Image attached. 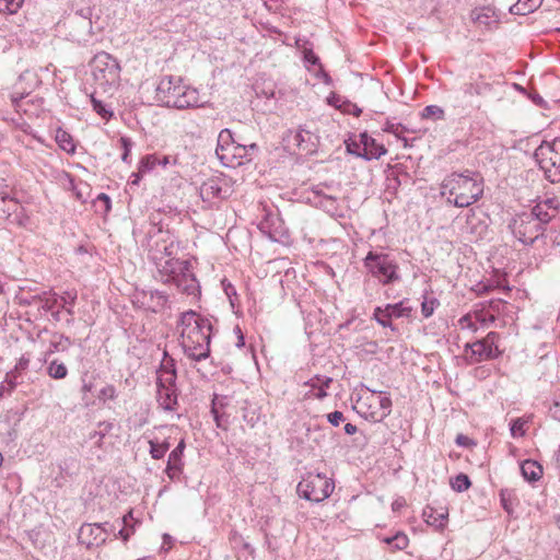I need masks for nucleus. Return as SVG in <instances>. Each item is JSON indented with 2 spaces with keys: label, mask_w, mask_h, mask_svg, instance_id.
<instances>
[{
  "label": "nucleus",
  "mask_w": 560,
  "mask_h": 560,
  "mask_svg": "<svg viewBox=\"0 0 560 560\" xmlns=\"http://www.w3.org/2000/svg\"><path fill=\"white\" fill-rule=\"evenodd\" d=\"M470 443H471V440L466 435L458 434L456 438V444L459 446L466 447V446H469Z\"/></svg>",
  "instance_id": "nucleus-62"
},
{
  "label": "nucleus",
  "mask_w": 560,
  "mask_h": 560,
  "mask_svg": "<svg viewBox=\"0 0 560 560\" xmlns=\"http://www.w3.org/2000/svg\"><path fill=\"white\" fill-rule=\"evenodd\" d=\"M336 108L340 109L345 114L353 115L355 117H359L362 113V109L350 101H342V104L336 105Z\"/></svg>",
  "instance_id": "nucleus-42"
},
{
  "label": "nucleus",
  "mask_w": 560,
  "mask_h": 560,
  "mask_svg": "<svg viewBox=\"0 0 560 560\" xmlns=\"http://www.w3.org/2000/svg\"><path fill=\"white\" fill-rule=\"evenodd\" d=\"M178 266L173 268L174 273L162 277L161 280L164 283L175 284L182 292L194 295L199 290L198 281L191 270L189 260L184 259Z\"/></svg>",
  "instance_id": "nucleus-11"
},
{
  "label": "nucleus",
  "mask_w": 560,
  "mask_h": 560,
  "mask_svg": "<svg viewBox=\"0 0 560 560\" xmlns=\"http://www.w3.org/2000/svg\"><path fill=\"white\" fill-rule=\"evenodd\" d=\"M362 262L366 273L382 285L401 280L398 262L387 253L370 250Z\"/></svg>",
  "instance_id": "nucleus-5"
},
{
  "label": "nucleus",
  "mask_w": 560,
  "mask_h": 560,
  "mask_svg": "<svg viewBox=\"0 0 560 560\" xmlns=\"http://www.w3.org/2000/svg\"><path fill=\"white\" fill-rule=\"evenodd\" d=\"M304 60L311 65L319 63V58L313 52L312 49L304 50Z\"/></svg>",
  "instance_id": "nucleus-56"
},
{
  "label": "nucleus",
  "mask_w": 560,
  "mask_h": 560,
  "mask_svg": "<svg viewBox=\"0 0 560 560\" xmlns=\"http://www.w3.org/2000/svg\"><path fill=\"white\" fill-rule=\"evenodd\" d=\"M535 220L532 214L522 212L510 222L509 228L520 242L530 245L545 232L541 223Z\"/></svg>",
  "instance_id": "nucleus-10"
},
{
  "label": "nucleus",
  "mask_w": 560,
  "mask_h": 560,
  "mask_svg": "<svg viewBox=\"0 0 560 560\" xmlns=\"http://www.w3.org/2000/svg\"><path fill=\"white\" fill-rule=\"evenodd\" d=\"M521 472L525 480L534 482L541 478L542 467L533 459H526L521 464Z\"/></svg>",
  "instance_id": "nucleus-24"
},
{
  "label": "nucleus",
  "mask_w": 560,
  "mask_h": 560,
  "mask_svg": "<svg viewBox=\"0 0 560 560\" xmlns=\"http://www.w3.org/2000/svg\"><path fill=\"white\" fill-rule=\"evenodd\" d=\"M235 150L244 151V155L246 156L247 161L252 160V154L258 151V145L256 143L250 144H237L235 147Z\"/></svg>",
  "instance_id": "nucleus-52"
},
{
  "label": "nucleus",
  "mask_w": 560,
  "mask_h": 560,
  "mask_svg": "<svg viewBox=\"0 0 560 560\" xmlns=\"http://www.w3.org/2000/svg\"><path fill=\"white\" fill-rule=\"evenodd\" d=\"M324 185H317L313 188L314 201L319 200L322 196H327V194L324 191Z\"/></svg>",
  "instance_id": "nucleus-61"
},
{
  "label": "nucleus",
  "mask_w": 560,
  "mask_h": 560,
  "mask_svg": "<svg viewBox=\"0 0 560 560\" xmlns=\"http://www.w3.org/2000/svg\"><path fill=\"white\" fill-rule=\"evenodd\" d=\"M331 382H332V378L329 376L316 375L315 377H313L308 382H306L305 385L315 389L319 386L329 387Z\"/></svg>",
  "instance_id": "nucleus-44"
},
{
  "label": "nucleus",
  "mask_w": 560,
  "mask_h": 560,
  "mask_svg": "<svg viewBox=\"0 0 560 560\" xmlns=\"http://www.w3.org/2000/svg\"><path fill=\"white\" fill-rule=\"evenodd\" d=\"M242 409L244 421L250 427H254L260 419V412L258 408L246 401L245 406Z\"/></svg>",
  "instance_id": "nucleus-34"
},
{
  "label": "nucleus",
  "mask_w": 560,
  "mask_h": 560,
  "mask_svg": "<svg viewBox=\"0 0 560 560\" xmlns=\"http://www.w3.org/2000/svg\"><path fill=\"white\" fill-rule=\"evenodd\" d=\"M500 501L503 510L508 514H512L514 512V505L517 503L515 490L508 488L502 489L500 491Z\"/></svg>",
  "instance_id": "nucleus-28"
},
{
  "label": "nucleus",
  "mask_w": 560,
  "mask_h": 560,
  "mask_svg": "<svg viewBox=\"0 0 560 560\" xmlns=\"http://www.w3.org/2000/svg\"><path fill=\"white\" fill-rule=\"evenodd\" d=\"M176 369L173 359L164 361L156 372V387H175Z\"/></svg>",
  "instance_id": "nucleus-20"
},
{
  "label": "nucleus",
  "mask_w": 560,
  "mask_h": 560,
  "mask_svg": "<svg viewBox=\"0 0 560 560\" xmlns=\"http://www.w3.org/2000/svg\"><path fill=\"white\" fill-rule=\"evenodd\" d=\"M540 2V0H518L516 3L510 7L509 11L512 14L525 15L538 8Z\"/></svg>",
  "instance_id": "nucleus-26"
},
{
  "label": "nucleus",
  "mask_w": 560,
  "mask_h": 560,
  "mask_svg": "<svg viewBox=\"0 0 560 560\" xmlns=\"http://www.w3.org/2000/svg\"><path fill=\"white\" fill-rule=\"evenodd\" d=\"M156 163L158 159L154 155H147L142 158L139 165V173H145L153 170Z\"/></svg>",
  "instance_id": "nucleus-45"
},
{
  "label": "nucleus",
  "mask_w": 560,
  "mask_h": 560,
  "mask_svg": "<svg viewBox=\"0 0 560 560\" xmlns=\"http://www.w3.org/2000/svg\"><path fill=\"white\" fill-rule=\"evenodd\" d=\"M498 339L499 335L491 331L483 339L477 340L472 343H467L465 346V352L468 354V351H470L469 357L472 363L494 359L500 354L497 346Z\"/></svg>",
  "instance_id": "nucleus-13"
},
{
  "label": "nucleus",
  "mask_w": 560,
  "mask_h": 560,
  "mask_svg": "<svg viewBox=\"0 0 560 560\" xmlns=\"http://www.w3.org/2000/svg\"><path fill=\"white\" fill-rule=\"evenodd\" d=\"M527 214H532L535 221H538L541 223V228H545L547 223H549L556 215V210H546V208L539 206L536 203Z\"/></svg>",
  "instance_id": "nucleus-27"
},
{
  "label": "nucleus",
  "mask_w": 560,
  "mask_h": 560,
  "mask_svg": "<svg viewBox=\"0 0 560 560\" xmlns=\"http://www.w3.org/2000/svg\"><path fill=\"white\" fill-rule=\"evenodd\" d=\"M492 89L489 82H486L482 75L476 80L465 82L454 97V108L458 110L459 115L468 116L472 109L479 108L471 100L472 96H482L488 94Z\"/></svg>",
  "instance_id": "nucleus-8"
},
{
  "label": "nucleus",
  "mask_w": 560,
  "mask_h": 560,
  "mask_svg": "<svg viewBox=\"0 0 560 560\" xmlns=\"http://www.w3.org/2000/svg\"><path fill=\"white\" fill-rule=\"evenodd\" d=\"M440 305V302L434 296H428V293L423 295V301L421 303V313L423 317L429 318L433 315L435 308Z\"/></svg>",
  "instance_id": "nucleus-36"
},
{
  "label": "nucleus",
  "mask_w": 560,
  "mask_h": 560,
  "mask_svg": "<svg viewBox=\"0 0 560 560\" xmlns=\"http://www.w3.org/2000/svg\"><path fill=\"white\" fill-rule=\"evenodd\" d=\"M186 444L180 440L177 446L170 453L165 472L170 479L174 480L179 477L184 469L183 455Z\"/></svg>",
  "instance_id": "nucleus-17"
},
{
  "label": "nucleus",
  "mask_w": 560,
  "mask_h": 560,
  "mask_svg": "<svg viewBox=\"0 0 560 560\" xmlns=\"http://www.w3.org/2000/svg\"><path fill=\"white\" fill-rule=\"evenodd\" d=\"M92 75L97 85H116L120 78V67L117 60L109 54L102 51L94 56L91 62Z\"/></svg>",
  "instance_id": "nucleus-9"
},
{
  "label": "nucleus",
  "mask_w": 560,
  "mask_h": 560,
  "mask_svg": "<svg viewBox=\"0 0 560 560\" xmlns=\"http://www.w3.org/2000/svg\"><path fill=\"white\" fill-rule=\"evenodd\" d=\"M235 147H237V144L233 139L231 130H221L218 136L215 154L224 165L229 166L230 163L232 162L230 159V152H232V150H235Z\"/></svg>",
  "instance_id": "nucleus-18"
},
{
  "label": "nucleus",
  "mask_w": 560,
  "mask_h": 560,
  "mask_svg": "<svg viewBox=\"0 0 560 560\" xmlns=\"http://www.w3.org/2000/svg\"><path fill=\"white\" fill-rule=\"evenodd\" d=\"M373 318L383 327H390L393 330L395 329L392 325L390 318H386V308L376 307L374 310Z\"/></svg>",
  "instance_id": "nucleus-43"
},
{
  "label": "nucleus",
  "mask_w": 560,
  "mask_h": 560,
  "mask_svg": "<svg viewBox=\"0 0 560 560\" xmlns=\"http://www.w3.org/2000/svg\"><path fill=\"white\" fill-rule=\"evenodd\" d=\"M470 19L474 23L487 30L498 24V19L493 9L489 7L478 8L471 11Z\"/></svg>",
  "instance_id": "nucleus-21"
},
{
  "label": "nucleus",
  "mask_w": 560,
  "mask_h": 560,
  "mask_svg": "<svg viewBox=\"0 0 560 560\" xmlns=\"http://www.w3.org/2000/svg\"><path fill=\"white\" fill-rule=\"evenodd\" d=\"M315 206L323 209L325 212L335 215L338 212L339 205L336 197L331 195L322 196L319 200L314 201Z\"/></svg>",
  "instance_id": "nucleus-30"
},
{
  "label": "nucleus",
  "mask_w": 560,
  "mask_h": 560,
  "mask_svg": "<svg viewBox=\"0 0 560 560\" xmlns=\"http://www.w3.org/2000/svg\"><path fill=\"white\" fill-rule=\"evenodd\" d=\"M116 396H117L116 388L112 384L104 386L97 395L98 399H102V400H106V399L113 400L116 398Z\"/></svg>",
  "instance_id": "nucleus-48"
},
{
  "label": "nucleus",
  "mask_w": 560,
  "mask_h": 560,
  "mask_svg": "<svg viewBox=\"0 0 560 560\" xmlns=\"http://www.w3.org/2000/svg\"><path fill=\"white\" fill-rule=\"evenodd\" d=\"M347 152L358 158L370 160H378L387 153L383 144L376 143L375 139L368 132L360 133V141H346Z\"/></svg>",
  "instance_id": "nucleus-12"
},
{
  "label": "nucleus",
  "mask_w": 560,
  "mask_h": 560,
  "mask_svg": "<svg viewBox=\"0 0 560 560\" xmlns=\"http://www.w3.org/2000/svg\"><path fill=\"white\" fill-rule=\"evenodd\" d=\"M47 372L48 375L55 380H62L68 375L67 366L57 360H54L49 363Z\"/></svg>",
  "instance_id": "nucleus-35"
},
{
  "label": "nucleus",
  "mask_w": 560,
  "mask_h": 560,
  "mask_svg": "<svg viewBox=\"0 0 560 560\" xmlns=\"http://www.w3.org/2000/svg\"><path fill=\"white\" fill-rule=\"evenodd\" d=\"M149 444H150V455L152 456V458L161 459L164 457L166 452L163 450L162 446H160V443L151 440V441H149Z\"/></svg>",
  "instance_id": "nucleus-50"
},
{
  "label": "nucleus",
  "mask_w": 560,
  "mask_h": 560,
  "mask_svg": "<svg viewBox=\"0 0 560 560\" xmlns=\"http://www.w3.org/2000/svg\"><path fill=\"white\" fill-rule=\"evenodd\" d=\"M120 143H121V148L124 150L122 155H121V160L125 163H129V154H130V151H131V148H132V141H131L130 138L121 137L120 138Z\"/></svg>",
  "instance_id": "nucleus-51"
},
{
  "label": "nucleus",
  "mask_w": 560,
  "mask_h": 560,
  "mask_svg": "<svg viewBox=\"0 0 560 560\" xmlns=\"http://www.w3.org/2000/svg\"><path fill=\"white\" fill-rule=\"evenodd\" d=\"M234 332H235V334H236V336H237V343H236V347H237V348H242V347H244V345H245V339H244V335H243V332H242L241 327H240V326H235V328H234Z\"/></svg>",
  "instance_id": "nucleus-60"
},
{
  "label": "nucleus",
  "mask_w": 560,
  "mask_h": 560,
  "mask_svg": "<svg viewBox=\"0 0 560 560\" xmlns=\"http://www.w3.org/2000/svg\"><path fill=\"white\" fill-rule=\"evenodd\" d=\"M450 485L454 491L464 492L470 488L471 481H470L468 475L460 472L450 479Z\"/></svg>",
  "instance_id": "nucleus-32"
},
{
  "label": "nucleus",
  "mask_w": 560,
  "mask_h": 560,
  "mask_svg": "<svg viewBox=\"0 0 560 560\" xmlns=\"http://www.w3.org/2000/svg\"><path fill=\"white\" fill-rule=\"evenodd\" d=\"M149 258L154 264L160 277L174 273L173 268L184 259L177 257L179 243L170 231L155 229L150 232Z\"/></svg>",
  "instance_id": "nucleus-3"
},
{
  "label": "nucleus",
  "mask_w": 560,
  "mask_h": 560,
  "mask_svg": "<svg viewBox=\"0 0 560 560\" xmlns=\"http://www.w3.org/2000/svg\"><path fill=\"white\" fill-rule=\"evenodd\" d=\"M383 542L389 545L393 550H404L409 542L408 536L402 532H397L393 536L383 538Z\"/></svg>",
  "instance_id": "nucleus-31"
},
{
  "label": "nucleus",
  "mask_w": 560,
  "mask_h": 560,
  "mask_svg": "<svg viewBox=\"0 0 560 560\" xmlns=\"http://www.w3.org/2000/svg\"><path fill=\"white\" fill-rule=\"evenodd\" d=\"M283 141L288 149H298L300 152L310 154L316 151L318 136L304 127H300L298 130H289Z\"/></svg>",
  "instance_id": "nucleus-14"
},
{
  "label": "nucleus",
  "mask_w": 560,
  "mask_h": 560,
  "mask_svg": "<svg viewBox=\"0 0 560 560\" xmlns=\"http://www.w3.org/2000/svg\"><path fill=\"white\" fill-rule=\"evenodd\" d=\"M345 432L348 434V435H352L354 433H357L358 431V428L357 425L352 424V423H347L343 428Z\"/></svg>",
  "instance_id": "nucleus-64"
},
{
  "label": "nucleus",
  "mask_w": 560,
  "mask_h": 560,
  "mask_svg": "<svg viewBox=\"0 0 560 560\" xmlns=\"http://www.w3.org/2000/svg\"><path fill=\"white\" fill-rule=\"evenodd\" d=\"M70 35L74 40L85 42L92 31V21L86 14L75 12L68 19Z\"/></svg>",
  "instance_id": "nucleus-16"
},
{
  "label": "nucleus",
  "mask_w": 560,
  "mask_h": 560,
  "mask_svg": "<svg viewBox=\"0 0 560 560\" xmlns=\"http://www.w3.org/2000/svg\"><path fill=\"white\" fill-rule=\"evenodd\" d=\"M441 194L448 196L447 201L457 208H467L477 202L483 194V180L479 174L470 171L452 173L444 178Z\"/></svg>",
  "instance_id": "nucleus-2"
},
{
  "label": "nucleus",
  "mask_w": 560,
  "mask_h": 560,
  "mask_svg": "<svg viewBox=\"0 0 560 560\" xmlns=\"http://www.w3.org/2000/svg\"><path fill=\"white\" fill-rule=\"evenodd\" d=\"M532 97V101L538 105V106H544L545 105V101L544 98L538 94V93H534L530 95Z\"/></svg>",
  "instance_id": "nucleus-63"
},
{
  "label": "nucleus",
  "mask_w": 560,
  "mask_h": 560,
  "mask_svg": "<svg viewBox=\"0 0 560 560\" xmlns=\"http://www.w3.org/2000/svg\"><path fill=\"white\" fill-rule=\"evenodd\" d=\"M0 201L4 205V212L9 214L15 213L19 208V202L16 199L10 197L9 195L0 194Z\"/></svg>",
  "instance_id": "nucleus-40"
},
{
  "label": "nucleus",
  "mask_w": 560,
  "mask_h": 560,
  "mask_svg": "<svg viewBox=\"0 0 560 560\" xmlns=\"http://www.w3.org/2000/svg\"><path fill=\"white\" fill-rule=\"evenodd\" d=\"M98 427H100V432H96L95 434H98L100 439H102L113 429V423L104 421V422H100Z\"/></svg>",
  "instance_id": "nucleus-57"
},
{
  "label": "nucleus",
  "mask_w": 560,
  "mask_h": 560,
  "mask_svg": "<svg viewBox=\"0 0 560 560\" xmlns=\"http://www.w3.org/2000/svg\"><path fill=\"white\" fill-rule=\"evenodd\" d=\"M180 346L184 353L194 361H202L210 355L212 324L209 318L189 310L180 314Z\"/></svg>",
  "instance_id": "nucleus-1"
},
{
  "label": "nucleus",
  "mask_w": 560,
  "mask_h": 560,
  "mask_svg": "<svg viewBox=\"0 0 560 560\" xmlns=\"http://www.w3.org/2000/svg\"><path fill=\"white\" fill-rule=\"evenodd\" d=\"M156 400L159 405L168 411L175 410L177 405L176 387H156Z\"/></svg>",
  "instance_id": "nucleus-22"
},
{
  "label": "nucleus",
  "mask_w": 560,
  "mask_h": 560,
  "mask_svg": "<svg viewBox=\"0 0 560 560\" xmlns=\"http://www.w3.org/2000/svg\"><path fill=\"white\" fill-rule=\"evenodd\" d=\"M335 482L324 474H307L299 482L296 491L299 495L307 501L323 502L334 491Z\"/></svg>",
  "instance_id": "nucleus-7"
},
{
  "label": "nucleus",
  "mask_w": 560,
  "mask_h": 560,
  "mask_svg": "<svg viewBox=\"0 0 560 560\" xmlns=\"http://www.w3.org/2000/svg\"><path fill=\"white\" fill-rule=\"evenodd\" d=\"M524 424H525V421H523L522 419L513 420L510 425V431H511L512 436H514V438L523 436L525 434Z\"/></svg>",
  "instance_id": "nucleus-49"
},
{
  "label": "nucleus",
  "mask_w": 560,
  "mask_h": 560,
  "mask_svg": "<svg viewBox=\"0 0 560 560\" xmlns=\"http://www.w3.org/2000/svg\"><path fill=\"white\" fill-rule=\"evenodd\" d=\"M97 200L104 203L105 211H109L112 207L110 198L106 194H100Z\"/></svg>",
  "instance_id": "nucleus-59"
},
{
  "label": "nucleus",
  "mask_w": 560,
  "mask_h": 560,
  "mask_svg": "<svg viewBox=\"0 0 560 560\" xmlns=\"http://www.w3.org/2000/svg\"><path fill=\"white\" fill-rule=\"evenodd\" d=\"M155 98L161 104L177 109L198 107L201 105L199 92L183 84L180 78L163 77L155 89Z\"/></svg>",
  "instance_id": "nucleus-4"
},
{
  "label": "nucleus",
  "mask_w": 560,
  "mask_h": 560,
  "mask_svg": "<svg viewBox=\"0 0 560 560\" xmlns=\"http://www.w3.org/2000/svg\"><path fill=\"white\" fill-rule=\"evenodd\" d=\"M549 415L552 419L560 421V398L550 406Z\"/></svg>",
  "instance_id": "nucleus-55"
},
{
  "label": "nucleus",
  "mask_w": 560,
  "mask_h": 560,
  "mask_svg": "<svg viewBox=\"0 0 560 560\" xmlns=\"http://www.w3.org/2000/svg\"><path fill=\"white\" fill-rule=\"evenodd\" d=\"M539 206L546 208V210H556L558 212L559 202L556 198H547L538 202Z\"/></svg>",
  "instance_id": "nucleus-54"
},
{
  "label": "nucleus",
  "mask_w": 560,
  "mask_h": 560,
  "mask_svg": "<svg viewBox=\"0 0 560 560\" xmlns=\"http://www.w3.org/2000/svg\"><path fill=\"white\" fill-rule=\"evenodd\" d=\"M375 399L380 406V410L370 412L365 418L373 422H381L392 412V399L388 396L382 395L381 392Z\"/></svg>",
  "instance_id": "nucleus-23"
},
{
  "label": "nucleus",
  "mask_w": 560,
  "mask_h": 560,
  "mask_svg": "<svg viewBox=\"0 0 560 560\" xmlns=\"http://www.w3.org/2000/svg\"><path fill=\"white\" fill-rule=\"evenodd\" d=\"M383 130L386 132L393 133L396 137H399L400 133H402L406 130V128L400 122H394L392 120H387L385 122Z\"/></svg>",
  "instance_id": "nucleus-46"
},
{
  "label": "nucleus",
  "mask_w": 560,
  "mask_h": 560,
  "mask_svg": "<svg viewBox=\"0 0 560 560\" xmlns=\"http://www.w3.org/2000/svg\"><path fill=\"white\" fill-rule=\"evenodd\" d=\"M423 119H444V109L438 105H428L421 113Z\"/></svg>",
  "instance_id": "nucleus-37"
},
{
  "label": "nucleus",
  "mask_w": 560,
  "mask_h": 560,
  "mask_svg": "<svg viewBox=\"0 0 560 560\" xmlns=\"http://www.w3.org/2000/svg\"><path fill=\"white\" fill-rule=\"evenodd\" d=\"M108 523L103 524H83L78 534V540L86 548L103 545L107 538L106 526Z\"/></svg>",
  "instance_id": "nucleus-15"
},
{
  "label": "nucleus",
  "mask_w": 560,
  "mask_h": 560,
  "mask_svg": "<svg viewBox=\"0 0 560 560\" xmlns=\"http://www.w3.org/2000/svg\"><path fill=\"white\" fill-rule=\"evenodd\" d=\"M93 109L103 118L108 120L113 116V112L107 109L102 101L96 100L93 95L91 96Z\"/></svg>",
  "instance_id": "nucleus-39"
},
{
  "label": "nucleus",
  "mask_w": 560,
  "mask_h": 560,
  "mask_svg": "<svg viewBox=\"0 0 560 560\" xmlns=\"http://www.w3.org/2000/svg\"><path fill=\"white\" fill-rule=\"evenodd\" d=\"M56 142L58 145L68 153H73L75 151V144L73 142V139L69 132L66 130L59 128L56 131L55 136Z\"/></svg>",
  "instance_id": "nucleus-29"
},
{
  "label": "nucleus",
  "mask_w": 560,
  "mask_h": 560,
  "mask_svg": "<svg viewBox=\"0 0 560 560\" xmlns=\"http://www.w3.org/2000/svg\"><path fill=\"white\" fill-rule=\"evenodd\" d=\"M7 384H8V390L11 392L13 390L15 387H16V381H15V376L13 375V372H10L7 374V377H5V381H4Z\"/></svg>",
  "instance_id": "nucleus-58"
},
{
  "label": "nucleus",
  "mask_w": 560,
  "mask_h": 560,
  "mask_svg": "<svg viewBox=\"0 0 560 560\" xmlns=\"http://www.w3.org/2000/svg\"><path fill=\"white\" fill-rule=\"evenodd\" d=\"M129 520H132V512H129L127 515H125L122 517V523H124L125 527H122L118 530V535L120 536V538L124 541H127L129 539V537L131 536V534H133V532H135L133 526L128 527Z\"/></svg>",
  "instance_id": "nucleus-41"
},
{
  "label": "nucleus",
  "mask_w": 560,
  "mask_h": 560,
  "mask_svg": "<svg viewBox=\"0 0 560 560\" xmlns=\"http://www.w3.org/2000/svg\"><path fill=\"white\" fill-rule=\"evenodd\" d=\"M386 318L409 316L411 307L405 306L404 301L386 305Z\"/></svg>",
  "instance_id": "nucleus-33"
},
{
  "label": "nucleus",
  "mask_w": 560,
  "mask_h": 560,
  "mask_svg": "<svg viewBox=\"0 0 560 560\" xmlns=\"http://www.w3.org/2000/svg\"><path fill=\"white\" fill-rule=\"evenodd\" d=\"M534 159L547 180L560 183V138L542 141L534 151Z\"/></svg>",
  "instance_id": "nucleus-6"
},
{
  "label": "nucleus",
  "mask_w": 560,
  "mask_h": 560,
  "mask_svg": "<svg viewBox=\"0 0 560 560\" xmlns=\"http://www.w3.org/2000/svg\"><path fill=\"white\" fill-rule=\"evenodd\" d=\"M211 413L213 415L217 427L226 430L228 421L225 416L219 412L215 401L212 402Z\"/></svg>",
  "instance_id": "nucleus-47"
},
{
  "label": "nucleus",
  "mask_w": 560,
  "mask_h": 560,
  "mask_svg": "<svg viewBox=\"0 0 560 560\" xmlns=\"http://www.w3.org/2000/svg\"><path fill=\"white\" fill-rule=\"evenodd\" d=\"M220 178H209L199 188L203 201H211L214 198L224 199L228 197V189H223Z\"/></svg>",
  "instance_id": "nucleus-19"
},
{
  "label": "nucleus",
  "mask_w": 560,
  "mask_h": 560,
  "mask_svg": "<svg viewBox=\"0 0 560 560\" xmlns=\"http://www.w3.org/2000/svg\"><path fill=\"white\" fill-rule=\"evenodd\" d=\"M23 2L24 0H0V13H16Z\"/></svg>",
  "instance_id": "nucleus-38"
},
{
  "label": "nucleus",
  "mask_w": 560,
  "mask_h": 560,
  "mask_svg": "<svg viewBox=\"0 0 560 560\" xmlns=\"http://www.w3.org/2000/svg\"><path fill=\"white\" fill-rule=\"evenodd\" d=\"M72 341L69 337L61 334H54L49 342L47 353L63 352L67 351Z\"/></svg>",
  "instance_id": "nucleus-25"
},
{
  "label": "nucleus",
  "mask_w": 560,
  "mask_h": 560,
  "mask_svg": "<svg viewBox=\"0 0 560 560\" xmlns=\"http://www.w3.org/2000/svg\"><path fill=\"white\" fill-rule=\"evenodd\" d=\"M327 420L331 425L338 427L345 420V416L341 411L336 410L327 415Z\"/></svg>",
  "instance_id": "nucleus-53"
}]
</instances>
